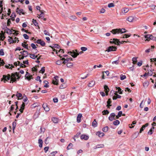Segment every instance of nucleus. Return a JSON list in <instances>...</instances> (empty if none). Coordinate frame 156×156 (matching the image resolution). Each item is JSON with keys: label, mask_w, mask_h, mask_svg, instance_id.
Wrapping results in <instances>:
<instances>
[{"label": "nucleus", "mask_w": 156, "mask_h": 156, "mask_svg": "<svg viewBox=\"0 0 156 156\" xmlns=\"http://www.w3.org/2000/svg\"><path fill=\"white\" fill-rule=\"evenodd\" d=\"M111 32L113 34H119V33L122 34L126 32V30L124 28L120 29H115L112 30Z\"/></svg>", "instance_id": "nucleus-1"}, {"label": "nucleus", "mask_w": 156, "mask_h": 156, "mask_svg": "<svg viewBox=\"0 0 156 156\" xmlns=\"http://www.w3.org/2000/svg\"><path fill=\"white\" fill-rule=\"evenodd\" d=\"M19 76V75L17 72L12 73L11 76H10L11 80L10 83H11L12 81V83L16 82L17 79L19 80L20 78Z\"/></svg>", "instance_id": "nucleus-2"}, {"label": "nucleus", "mask_w": 156, "mask_h": 156, "mask_svg": "<svg viewBox=\"0 0 156 156\" xmlns=\"http://www.w3.org/2000/svg\"><path fill=\"white\" fill-rule=\"evenodd\" d=\"M111 40H112V41H110V43H113L117 45H119L120 44H123V43L124 42H127V41H119V39L115 38H113V39H111Z\"/></svg>", "instance_id": "nucleus-3"}, {"label": "nucleus", "mask_w": 156, "mask_h": 156, "mask_svg": "<svg viewBox=\"0 0 156 156\" xmlns=\"http://www.w3.org/2000/svg\"><path fill=\"white\" fill-rule=\"evenodd\" d=\"M145 38H146V41H149L150 40H156V37H153L152 35L147 34L145 35Z\"/></svg>", "instance_id": "nucleus-4"}, {"label": "nucleus", "mask_w": 156, "mask_h": 156, "mask_svg": "<svg viewBox=\"0 0 156 156\" xmlns=\"http://www.w3.org/2000/svg\"><path fill=\"white\" fill-rule=\"evenodd\" d=\"M41 108V107H40L38 108H37V110H36L33 116L34 119H36L38 117L39 115L40 114V110Z\"/></svg>", "instance_id": "nucleus-5"}, {"label": "nucleus", "mask_w": 156, "mask_h": 156, "mask_svg": "<svg viewBox=\"0 0 156 156\" xmlns=\"http://www.w3.org/2000/svg\"><path fill=\"white\" fill-rule=\"evenodd\" d=\"M116 49L117 48L115 46H109L108 48L105 51L109 52L112 51H116Z\"/></svg>", "instance_id": "nucleus-6"}, {"label": "nucleus", "mask_w": 156, "mask_h": 156, "mask_svg": "<svg viewBox=\"0 0 156 156\" xmlns=\"http://www.w3.org/2000/svg\"><path fill=\"white\" fill-rule=\"evenodd\" d=\"M68 54L71 55V56L74 58L76 57L79 54L75 51H69Z\"/></svg>", "instance_id": "nucleus-7"}, {"label": "nucleus", "mask_w": 156, "mask_h": 156, "mask_svg": "<svg viewBox=\"0 0 156 156\" xmlns=\"http://www.w3.org/2000/svg\"><path fill=\"white\" fill-rule=\"evenodd\" d=\"M25 78L27 79L28 80H30L31 79H33L32 75H30V74L28 73V72H26V74L25 76Z\"/></svg>", "instance_id": "nucleus-8"}, {"label": "nucleus", "mask_w": 156, "mask_h": 156, "mask_svg": "<svg viewBox=\"0 0 156 156\" xmlns=\"http://www.w3.org/2000/svg\"><path fill=\"white\" fill-rule=\"evenodd\" d=\"M42 107L46 112H48L50 110L49 108L46 103L42 105Z\"/></svg>", "instance_id": "nucleus-9"}, {"label": "nucleus", "mask_w": 156, "mask_h": 156, "mask_svg": "<svg viewBox=\"0 0 156 156\" xmlns=\"http://www.w3.org/2000/svg\"><path fill=\"white\" fill-rule=\"evenodd\" d=\"M3 78L4 80V82L5 83L6 81L8 80H9L10 78V74H8L7 76L3 75Z\"/></svg>", "instance_id": "nucleus-10"}, {"label": "nucleus", "mask_w": 156, "mask_h": 156, "mask_svg": "<svg viewBox=\"0 0 156 156\" xmlns=\"http://www.w3.org/2000/svg\"><path fill=\"white\" fill-rule=\"evenodd\" d=\"M36 43L38 44H40L42 46H45V42L42 41L41 39H38L36 41Z\"/></svg>", "instance_id": "nucleus-11"}, {"label": "nucleus", "mask_w": 156, "mask_h": 156, "mask_svg": "<svg viewBox=\"0 0 156 156\" xmlns=\"http://www.w3.org/2000/svg\"><path fill=\"white\" fill-rule=\"evenodd\" d=\"M115 113H112L110 114L109 116L108 117V119L110 121H112L115 119Z\"/></svg>", "instance_id": "nucleus-12"}, {"label": "nucleus", "mask_w": 156, "mask_h": 156, "mask_svg": "<svg viewBox=\"0 0 156 156\" xmlns=\"http://www.w3.org/2000/svg\"><path fill=\"white\" fill-rule=\"evenodd\" d=\"M96 135L98 136L99 137H102L104 135V133L100 131H98L96 133Z\"/></svg>", "instance_id": "nucleus-13"}, {"label": "nucleus", "mask_w": 156, "mask_h": 156, "mask_svg": "<svg viewBox=\"0 0 156 156\" xmlns=\"http://www.w3.org/2000/svg\"><path fill=\"white\" fill-rule=\"evenodd\" d=\"M16 12L18 13L20 15L21 14H24V13L23 9L17 8L16 10Z\"/></svg>", "instance_id": "nucleus-14"}, {"label": "nucleus", "mask_w": 156, "mask_h": 156, "mask_svg": "<svg viewBox=\"0 0 156 156\" xmlns=\"http://www.w3.org/2000/svg\"><path fill=\"white\" fill-rule=\"evenodd\" d=\"M104 87L105 90V91L106 93V95H108V92L109 90V88L108 86L106 85H104Z\"/></svg>", "instance_id": "nucleus-15"}, {"label": "nucleus", "mask_w": 156, "mask_h": 156, "mask_svg": "<svg viewBox=\"0 0 156 156\" xmlns=\"http://www.w3.org/2000/svg\"><path fill=\"white\" fill-rule=\"evenodd\" d=\"M58 78V76H56L54 77V79L55 80H53V83L54 85H58V80L57 79V78Z\"/></svg>", "instance_id": "nucleus-16"}, {"label": "nucleus", "mask_w": 156, "mask_h": 156, "mask_svg": "<svg viewBox=\"0 0 156 156\" xmlns=\"http://www.w3.org/2000/svg\"><path fill=\"white\" fill-rule=\"evenodd\" d=\"M80 138L82 140L84 139L85 140H87L88 139L89 137L86 135L82 134Z\"/></svg>", "instance_id": "nucleus-17"}, {"label": "nucleus", "mask_w": 156, "mask_h": 156, "mask_svg": "<svg viewBox=\"0 0 156 156\" xmlns=\"http://www.w3.org/2000/svg\"><path fill=\"white\" fill-rule=\"evenodd\" d=\"M82 117V114L79 113L78 114L77 117V122L78 123H80L81 122V118Z\"/></svg>", "instance_id": "nucleus-18"}, {"label": "nucleus", "mask_w": 156, "mask_h": 156, "mask_svg": "<svg viewBox=\"0 0 156 156\" xmlns=\"http://www.w3.org/2000/svg\"><path fill=\"white\" fill-rule=\"evenodd\" d=\"M95 83V82L94 81L92 80L88 83V86L89 87H91L94 85Z\"/></svg>", "instance_id": "nucleus-19"}, {"label": "nucleus", "mask_w": 156, "mask_h": 156, "mask_svg": "<svg viewBox=\"0 0 156 156\" xmlns=\"http://www.w3.org/2000/svg\"><path fill=\"white\" fill-rule=\"evenodd\" d=\"M154 127L153 126L150 129V130H149V131L148 132V134L149 135H151L153 133V132L154 131Z\"/></svg>", "instance_id": "nucleus-20"}, {"label": "nucleus", "mask_w": 156, "mask_h": 156, "mask_svg": "<svg viewBox=\"0 0 156 156\" xmlns=\"http://www.w3.org/2000/svg\"><path fill=\"white\" fill-rule=\"evenodd\" d=\"M5 30L6 31V33L9 34H11L12 31L11 30H10L7 27H6V29Z\"/></svg>", "instance_id": "nucleus-21"}, {"label": "nucleus", "mask_w": 156, "mask_h": 156, "mask_svg": "<svg viewBox=\"0 0 156 156\" xmlns=\"http://www.w3.org/2000/svg\"><path fill=\"white\" fill-rule=\"evenodd\" d=\"M92 126L94 127H96L98 126V123L95 119H94L92 123Z\"/></svg>", "instance_id": "nucleus-22"}, {"label": "nucleus", "mask_w": 156, "mask_h": 156, "mask_svg": "<svg viewBox=\"0 0 156 156\" xmlns=\"http://www.w3.org/2000/svg\"><path fill=\"white\" fill-rule=\"evenodd\" d=\"M30 57L34 59H35L36 58L38 57L37 55H35V54H29Z\"/></svg>", "instance_id": "nucleus-23"}, {"label": "nucleus", "mask_w": 156, "mask_h": 156, "mask_svg": "<svg viewBox=\"0 0 156 156\" xmlns=\"http://www.w3.org/2000/svg\"><path fill=\"white\" fill-rule=\"evenodd\" d=\"M51 120L54 123H57L58 121V119L55 117L52 118L51 119Z\"/></svg>", "instance_id": "nucleus-24"}, {"label": "nucleus", "mask_w": 156, "mask_h": 156, "mask_svg": "<svg viewBox=\"0 0 156 156\" xmlns=\"http://www.w3.org/2000/svg\"><path fill=\"white\" fill-rule=\"evenodd\" d=\"M9 37L10 38L8 39V41L10 43V44L12 43H15L16 42V41H14V40H13V39L11 37Z\"/></svg>", "instance_id": "nucleus-25"}, {"label": "nucleus", "mask_w": 156, "mask_h": 156, "mask_svg": "<svg viewBox=\"0 0 156 156\" xmlns=\"http://www.w3.org/2000/svg\"><path fill=\"white\" fill-rule=\"evenodd\" d=\"M133 19L134 18L133 16H130L127 18V20L129 22H132L133 21Z\"/></svg>", "instance_id": "nucleus-26"}, {"label": "nucleus", "mask_w": 156, "mask_h": 156, "mask_svg": "<svg viewBox=\"0 0 156 156\" xmlns=\"http://www.w3.org/2000/svg\"><path fill=\"white\" fill-rule=\"evenodd\" d=\"M38 143L39 144V147H42L43 141L41 139L38 140Z\"/></svg>", "instance_id": "nucleus-27"}, {"label": "nucleus", "mask_w": 156, "mask_h": 156, "mask_svg": "<svg viewBox=\"0 0 156 156\" xmlns=\"http://www.w3.org/2000/svg\"><path fill=\"white\" fill-rule=\"evenodd\" d=\"M108 130V126H106L102 128V130L104 132H107Z\"/></svg>", "instance_id": "nucleus-28"}, {"label": "nucleus", "mask_w": 156, "mask_h": 156, "mask_svg": "<svg viewBox=\"0 0 156 156\" xmlns=\"http://www.w3.org/2000/svg\"><path fill=\"white\" fill-rule=\"evenodd\" d=\"M73 146V145L71 143H70L67 147V149L68 150H69L71 149L72 148V147Z\"/></svg>", "instance_id": "nucleus-29"}, {"label": "nucleus", "mask_w": 156, "mask_h": 156, "mask_svg": "<svg viewBox=\"0 0 156 156\" xmlns=\"http://www.w3.org/2000/svg\"><path fill=\"white\" fill-rule=\"evenodd\" d=\"M129 9L127 8H124L122 10V11L124 14L127 13L129 11Z\"/></svg>", "instance_id": "nucleus-30"}, {"label": "nucleus", "mask_w": 156, "mask_h": 156, "mask_svg": "<svg viewBox=\"0 0 156 156\" xmlns=\"http://www.w3.org/2000/svg\"><path fill=\"white\" fill-rule=\"evenodd\" d=\"M120 123V122L119 120H116L113 123L114 125L115 126H117Z\"/></svg>", "instance_id": "nucleus-31"}, {"label": "nucleus", "mask_w": 156, "mask_h": 156, "mask_svg": "<svg viewBox=\"0 0 156 156\" xmlns=\"http://www.w3.org/2000/svg\"><path fill=\"white\" fill-rule=\"evenodd\" d=\"M102 114L103 115H107L109 113V112L107 110H104L102 112Z\"/></svg>", "instance_id": "nucleus-32"}, {"label": "nucleus", "mask_w": 156, "mask_h": 156, "mask_svg": "<svg viewBox=\"0 0 156 156\" xmlns=\"http://www.w3.org/2000/svg\"><path fill=\"white\" fill-rule=\"evenodd\" d=\"M149 84V82L148 81H146L143 83V86L144 87H147Z\"/></svg>", "instance_id": "nucleus-33"}, {"label": "nucleus", "mask_w": 156, "mask_h": 156, "mask_svg": "<svg viewBox=\"0 0 156 156\" xmlns=\"http://www.w3.org/2000/svg\"><path fill=\"white\" fill-rule=\"evenodd\" d=\"M17 62H18V65H19V66L20 65V67L21 68L25 67L26 66L25 65L23 64H22V63H20V62H19V61H18Z\"/></svg>", "instance_id": "nucleus-34"}, {"label": "nucleus", "mask_w": 156, "mask_h": 156, "mask_svg": "<svg viewBox=\"0 0 156 156\" xmlns=\"http://www.w3.org/2000/svg\"><path fill=\"white\" fill-rule=\"evenodd\" d=\"M148 75H149V76H151L152 74H153V72L152 71V69H151V68L149 69H148Z\"/></svg>", "instance_id": "nucleus-35"}, {"label": "nucleus", "mask_w": 156, "mask_h": 156, "mask_svg": "<svg viewBox=\"0 0 156 156\" xmlns=\"http://www.w3.org/2000/svg\"><path fill=\"white\" fill-rule=\"evenodd\" d=\"M32 22L35 26H38V23L36 20L33 19Z\"/></svg>", "instance_id": "nucleus-36"}, {"label": "nucleus", "mask_w": 156, "mask_h": 156, "mask_svg": "<svg viewBox=\"0 0 156 156\" xmlns=\"http://www.w3.org/2000/svg\"><path fill=\"white\" fill-rule=\"evenodd\" d=\"M24 53L23 54V56L25 57H26L28 55V53L27 51H23Z\"/></svg>", "instance_id": "nucleus-37"}, {"label": "nucleus", "mask_w": 156, "mask_h": 156, "mask_svg": "<svg viewBox=\"0 0 156 156\" xmlns=\"http://www.w3.org/2000/svg\"><path fill=\"white\" fill-rule=\"evenodd\" d=\"M5 67L7 69H12L11 68H13L14 67V66L12 65H11L10 64L9 65V66H8L7 65H6L5 66Z\"/></svg>", "instance_id": "nucleus-38"}, {"label": "nucleus", "mask_w": 156, "mask_h": 156, "mask_svg": "<svg viewBox=\"0 0 156 156\" xmlns=\"http://www.w3.org/2000/svg\"><path fill=\"white\" fill-rule=\"evenodd\" d=\"M69 18L71 20H74L76 19V17L75 16H70Z\"/></svg>", "instance_id": "nucleus-39"}, {"label": "nucleus", "mask_w": 156, "mask_h": 156, "mask_svg": "<svg viewBox=\"0 0 156 156\" xmlns=\"http://www.w3.org/2000/svg\"><path fill=\"white\" fill-rule=\"evenodd\" d=\"M22 45L23 47L24 48H26L27 49H28V45L27 44H24V43H22Z\"/></svg>", "instance_id": "nucleus-40"}, {"label": "nucleus", "mask_w": 156, "mask_h": 156, "mask_svg": "<svg viewBox=\"0 0 156 156\" xmlns=\"http://www.w3.org/2000/svg\"><path fill=\"white\" fill-rule=\"evenodd\" d=\"M16 122H13L12 123V130L13 131H14V129L16 128Z\"/></svg>", "instance_id": "nucleus-41"}, {"label": "nucleus", "mask_w": 156, "mask_h": 156, "mask_svg": "<svg viewBox=\"0 0 156 156\" xmlns=\"http://www.w3.org/2000/svg\"><path fill=\"white\" fill-rule=\"evenodd\" d=\"M57 151H53L50 153V156H55L56 154L57 153Z\"/></svg>", "instance_id": "nucleus-42"}, {"label": "nucleus", "mask_w": 156, "mask_h": 156, "mask_svg": "<svg viewBox=\"0 0 156 156\" xmlns=\"http://www.w3.org/2000/svg\"><path fill=\"white\" fill-rule=\"evenodd\" d=\"M116 88L118 90V91L117 92L119 93V94H122V91H121V89L120 88V87H116Z\"/></svg>", "instance_id": "nucleus-43"}, {"label": "nucleus", "mask_w": 156, "mask_h": 156, "mask_svg": "<svg viewBox=\"0 0 156 156\" xmlns=\"http://www.w3.org/2000/svg\"><path fill=\"white\" fill-rule=\"evenodd\" d=\"M41 13L39 15V17H38V18H43L44 17V14L43 12H42V11H41Z\"/></svg>", "instance_id": "nucleus-44"}, {"label": "nucleus", "mask_w": 156, "mask_h": 156, "mask_svg": "<svg viewBox=\"0 0 156 156\" xmlns=\"http://www.w3.org/2000/svg\"><path fill=\"white\" fill-rule=\"evenodd\" d=\"M126 78V76L125 75L121 74L120 75V80H123Z\"/></svg>", "instance_id": "nucleus-45"}, {"label": "nucleus", "mask_w": 156, "mask_h": 156, "mask_svg": "<svg viewBox=\"0 0 156 156\" xmlns=\"http://www.w3.org/2000/svg\"><path fill=\"white\" fill-rule=\"evenodd\" d=\"M73 64L72 63H67V64H66V66H67V67H69V68H70L72 66H73Z\"/></svg>", "instance_id": "nucleus-46"}, {"label": "nucleus", "mask_w": 156, "mask_h": 156, "mask_svg": "<svg viewBox=\"0 0 156 156\" xmlns=\"http://www.w3.org/2000/svg\"><path fill=\"white\" fill-rule=\"evenodd\" d=\"M51 47H54L59 48V46L57 44H53L52 45V46H50Z\"/></svg>", "instance_id": "nucleus-47"}, {"label": "nucleus", "mask_w": 156, "mask_h": 156, "mask_svg": "<svg viewBox=\"0 0 156 156\" xmlns=\"http://www.w3.org/2000/svg\"><path fill=\"white\" fill-rule=\"evenodd\" d=\"M131 35V34H125L124 35V36H123V38H127L129 37H130Z\"/></svg>", "instance_id": "nucleus-48"}, {"label": "nucleus", "mask_w": 156, "mask_h": 156, "mask_svg": "<svg viewBox=\"0 0 156 156\" xmlns=\"http://www.w3.org/2000/svg\"><path fill=\"white\" fill-rule=\"evenodd\" d=\"M44 32L45 35H48L49 36H50V33L47 30H44Z\"/></svg>", "instance_id": "nucleus-49"}, {"label": "nucleus", "mask_w": 156, "mask_h": 156, "mask_svg": "<svg viewBox=\"0 0 156 156\" xmlns=\"http://www.w3.org/2000/svg\"><path fill=\"white\" fill-rule=\"evenodd\" d=\"M23 36L25 39H29V37L26 34H23Z\"/></svg>", "instance_id": "nucleus-50"}, {"label": "nucleus", "mask_w": 156, "mask_h": 156, "mask_svg": "<svg viewBox=\"0 0 156 156\" xmlns=\"http://www.w3.org/2000/svg\"><path fill=\"white\" fill-rule=\"evenodd\" d=\"M31 46L33 49H36L37 48L35 45L33 43L31 44Z\"/></svg>", "instance_id": "nucleus-51"}, {"label": "nucleus", "mask_w": 156, "mask_h": 156, "mask_svg": "<svg viewBox=\"0 0 156 156\" xmlns=\"http://www.w3.org/2000/svg\"><path fill=\"white\" fill-rule=\"evenodd\" d=\"M4 55V53L3 49H1L0 50V55L3 56Z\"/></svg>", "instance_id": "nucleus-52"}, {"label": "nucleus", "mask_w": 156, "mask_h": 156, "mask_svg": "<svg viewBox=\"0 0 156 156\" xmlns=\"http://www.w3.org/2000/svg\"><path fill=\"white\" fill-rule=\"evenodd\" d=\"M66 87V86L65 85V84L64 83H63L62 84H61V85L60 86V89H63L64 88Z\"/></svg>", "instance_id": "nucleus-53"}, {"label": "nucleus", "mask_w": 156, "mask_h": 156, "mask_svg": "<svg viewBox=\"0 0 156 156\" xmlns=\"http://www.w3.org/2000/svg\"><path fill=\"white\" fill-rule=\"evenodd\" d=\"M70 58H68L66 59H65V60L64 61L63 63L64 64H65L66 63H68V62Z\"/></svg>", "instance_id": "nucleus-54"}, {"label": "nucleus", "mask_w": 156, "mask_h": 156, "mask_svg": "<svg viewBox=\"0 0 156 156\" xmlns=\"http://www.w3.org/2000/svg\"><path fill=\"white\" fill-rule=\"evenodd\" d=\"M114 6V4L113 3H110L108 5V6L109 8L113 7Z\"/></svg>", "instance_id": "nucleus-55"}, {"label": "nucleus", "mask_w": 156, "mask_h": 156, "mask_svg": "<svg viewBox=\"0 0 156 156\" xmlns=\"http://www.w3.org/2000/svg\"><path fill=\"white\" fill-rule=\"evenodd\" d=\"M16 95L17 97L18 98L21 97L22 96V94L20 93H17L16 94Z\"/></svg>", "instance_id": "nucleus-56"}, {"label": "nucleus", "mask_w": 156, "mask_h": 156, "mask_svg": "<svg viewBox=\"0 0 156 156\" xmlns=\"http://www.w3.org/2000/svg\"><path fill=\"white\" fill-rule=\"evenodd\" d=\"M81 50L82 51H85L87 50V48L86 47H81Z\"/></svg>", "instance_id": "nucleus-57"}, {"label": "nucleus", "mask_w": 156, "mask_h": 156, "mask_svg": "<svg viewBox=\"0 0 156 156\" xmlns=\"http://www.w3.org/2000/svg\"><path fill=\"white\" fill-rule=\"evenodd\" d=\"M97 147H98V148H103L104 147V145L103 144H100L97 145Z\"/></svg>", "instance_id": "nucleus-58"}, {"label": "nucleus", "mask_w": 156, "mask_h": 156, "mask_svg": "<svg viewBox=\"0 0 156 156\" xmlns=\"http://www.w3.org/2000/svg\"><path fill=\"white\" fill-rule=\"evenodd\" d=\"M41 133H44L45 131V129L44 128H42L41 127L40 128Z\"/></svg>", "instance_id": "nucleus-59"}, {"label": "nucleus", "mask_w": 156, "mask_h": 156, "mask_svg": "<svg viewBox=\"0 0 156 156\" xmlns=\"http://www.w3.org/2000/svg\"><path fill=\"white\" fill-rule=\"evenodd\" d=\"M137 60V58L136 57H133L132 58V61L134 63V64L135 63H136Z\"/></svg>", "instance_id": "nucleus-60"}, {"label": "nucleus", "mask_w": 156, "mask_h": 156, "mask_svg": "<svg viewBox=\"0 0 156 156\" xmlns=\"http://www.w3.org/2000/svg\"><path fill=\"white\" fill-rule=\"evenodd\" d=\"M5 64V63L3 60H1V59L0 58V65H1L3 66Z\"/></svg>", "instance_id": "nucleus-61"}, {"label": "nucleus", "mask_w": 156, "mask_h": 156, "mask_svg": "<svg viewBox=\"0 0 156 156\" xmlns=\"http://www.w3.org/2000/svg\"><path fill=\"white\" fill-rule=\"evenodd\" d=\"M148 125V123H147L145 124L144 125H143L142 127V128H143L144 129H145V128L147 127Z\"/></svg>", "instance_id": "nucleus-62"}, {"label": "nucleus", "mask_w": 156, "mask_h": 156, "mask_svg": "<svg viewBox=\"0 0 156 156\" xmlns=\"http://www.w3.org/2000/svg\"><path fill=\"white\" fill-rule=\"evenodd\" d=\"M25 106V104L23 103L21 105L20 108L23 109H24Z\"/></svg>", "instance_id": "nucleus-63"}, {"label": "nucleus", "mask_w": 156, "mask_h": 156, "mask_svg": "<svg viewBox=\"0 0 156 156\" xmlns=\"http://www.w3.org/2000/svg\"><path fill=\"white\" fill-rule=\"evenodd\" d=\"M62 64L61 61L60 60H58L56 62V64L58 65H60Z\"/></svg>", "instance_id": "nucleus-64"}]
</instances>
